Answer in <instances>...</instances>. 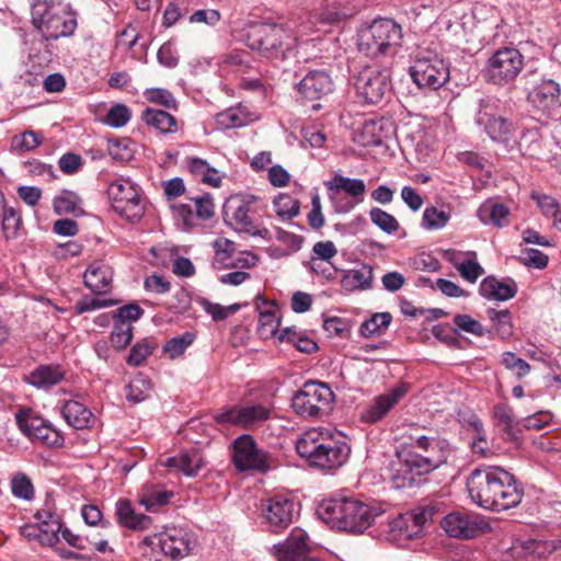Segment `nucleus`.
I'll use <instances>...</instances> for the list:
<instances>
[{
  "instance_id": "61",
  "label": "nucleus",
  "mask_w": 561,
  "mask_h": 561,
  "mask_svg": "<svg viewBox=\"0 0 561 561\" xmlns=\"http://www.w3.org/2000/svg\"><path fill=\"white\" fill-rule=\"evenodd\" d=\"M455 324L462 331L472 333L477 336H483L484 335V328L483 325L471 318L469 314H457L454 318Z\"/></svg>"
},
{
  "instance_id": "8",
  "label": "nucleus",
  "mask_w": 561,
  "mask_h": 561,
  "mask_svg": "<svg viewBox=\"0 0 561 561\" xmlns=\"http://www.w3.org/2000/svg\"><path fill=\"white\" fill-rule=\"evenodd\" d=\"M335 394L320 381H307L291 399V408L302 417L322 419L331 412Z\"/></svg>"
},
{
  "instance_id": "9",
  "label": "nucleus",
  "mask_w": 561,
  "mask_h": 561,
  "mask_svg": "<svg viewBox=\"0 0 561 561\" xmlns=\"http://www.w3.org/2000/svg\"><path fill=\"white\" fill-rule=\"evenodd\" d=\"M410 76L420 89L435 91L449 80V69L432 50L422 49L410 67Z\"/></svg>"
},
{
  "instance_id": "60",
  "label": "nucleus",
  "mask_w": 561,
  "mask_h": 561,
  "mask_svg": "<svg viewBox=\"0 0 561 561\" xmlns=\"http://www.w3.org/2000/svg\"><path fill=\"white\" fill-rule=\"evenodd\" d=\"M195 209V217L201 219H209L214 216V203L209 194L191 198Z\"/></svg>"
},
{
  "instance_id": "11",
  "label": "nucleus",
  "mask_w": 561,
  "mask_h": 561,
  "mask_svg": "<svg viewBox=\"0 0 561 561\" xmlns=\"http://www.w3.org/2000/svg\"><path fill=\"white\" fill-rule=\"evenodd\" d=\"M108 198L116 214L129 222H137L145 213L140 192L129 180L113 181L107 188Z\"/></svg>"
},
{
  "instance_id": "41",
  "label": "nucleus",
  "mask_w": 561,
  "mask_h": 561,
  "mask_svg": "<svg viewBox=\"0 0 561 561\" xmlns=\"http://www.w3.org/2000/svg\"><path fill=\"white\" fill-rule=\"evenodd\" d=\"M126 398L133 403L146 400L151 392V383L144 374H137L126 387Z\"/></svg>"
},
{
  "instance_id": "35",
  "label": "nucleus",
  "mask_w": 561,
  "mask_h": 561,
  "mask_svg": "<svg viewBox=\"0 0 561 561\" xmlns=\"http://www.w3.org/2000/svg\"><path fill=\"white\" fill-rule=\"evenodd\" d=\"M168 467L179 469L187 477H196L205 466L202 456L197 451L181 453L179 456L167 459Z\"/></svg>"
},
{
  "instance_id": "5",
  "label": "nucleus",
  "mask_w": 561,
  "mask_h": 561,
  "mask_svg": "<svg viewBox=\"0 0 561 561\" xmlns=\"http://www.w3.org/2000/svg\"><path fill=\"white\" fill-rule=\"evenodd\" d=\"M31 22L44 41L71 36L77 28L76 14L61 0H34Z\"/></svg>"
},
{
  "instance_id": "33",
  "label": "nucleus",
  "mask_w": 561,
  "mask_h": 561,
  "mask_svg": "<svg viewBox=\"0 0 561 561\" xmlns=\"http://www.w3.org/2000/svg\"><path fill=\"white\" fill-rule=\"evenodd\" d=\"M141 119L160 134H174L178 131V122L169 112L147 107L141 114Z\"/></svg>"
},
{
  "instance_id": "53",
  "label": "nucleus",
  "mask_w": 561,
  "mask_h": 561,
  "mask_svg": "<svg viewBox=\"0 0 561 561\" xmlns=\"http://www.w3.org/2000/svg\"><path fill=\"white\" fill-rule=\"evenodd\" d=\"M131 117L129 107L125 104L118 103L113 105L104 118V123L113 128H121L125 126Z\"/></svg>"
},
{
  "instance_id": "62",
  "label": "nucleus",
  "mask_w": 561,
  "mask_h": 561,
  "mask_svg": "<svg viewBox=\"0 0 561 561\" xmlns=\"http://www.w3.org/2000/svg\"><path fill=\"white\" fill-rule=\"evenodd\" d=\"M144 313V310L136 304H129L118 308L113 312L112 318L116 321H128L130 324L137 321Z\"/></svg>"
},
{
  "instance_id": "16",
  "label": "nucleus",
  "mask_w": 561,
  "mask_h": 561,
  "mask_svg": "<svg viewBox=\"0 0 561 561\" xmlns=\"http://www.w3.org/2000/svg\"><path fill=\"white\" fill-rule=\"evenodd\" d=\"M232 461L239 471L266 472L271 469V456L257 447L250 435H241L233 443Z\"/></svg>"
},
{
  "instance_id": "39",
  "label": "nucleus",
  "mask_w": 561,
  "mask_h": 561,
  "mask_svg": "<svg viewBox=\"0 0 561 561\" xmlns=\"http://www.w3.org/2000/svg\"><path fill=\"white\" fill-rule=\"evenodd\" d=\"M173 493L154 486L145 488L139 495V503L149 512L167 505Z\"/></svg>"
},
{
  "instance_id": "49",
  "label": "nucleus",
  "mask_w": 561,
  "mask_h": 561,
  "mask_svg": "<svg viewBox=\"0 0 561 561\" xmlns=\"http://www.w3.org/2000/svg\"><path fill=\"white\" fill-rule=\"evenodd\" d=\"M369 217L371 222L386 233H394L400 228V225L398 220L394 218V216L385 211L381 208H371L369 211Z\"/></svg>"
},
{
  "instance_id": "36",
  "label": "nucleus",
  "mask_w": 561,
  "mask_h": 561,
  "mask_svg": "<svg viewBox=\"0 0 561 561\" xmlns=\"http://www.w3.org/2000/svg\"><path fill=\"white\" fill-rule=\"evenodd\" d=\"M325 186L329 191L339 193L344 191L352 197L363 199L366 192L365 182L360 179H352L343 175H334L330 181L325 182Z\"/></svg>"
},
{
  "instance_id": "24",
  "label": "nucleus",
  "mask_w": 561,
  "mask_h": 561,
  "mask_svg": "<svg viewBox=\"0 0 561 561\" xmlns=\"http://www.w3.org/2000/svg\"><path fill=\"white\" fill-rule=\"evenodd\" d=\"M444 259L469 283H476L477 279L484 274V270L478 262V255L474 251L463 252L448 249L444 252Z\"/></svg>"
},
{
  "instance_id": "40",
  "label": "nucleus",
  "mask_w": 561,
  "mask_h": 561,
  "mask_svg": "<svg viewBox=\"0 0 561 561\" xmlns=\"http://www.w3.org/2000/svg\"><path fill=\"white\" fill-rule=\"evenodd\" d=\"M391 320L389 312L375 313L360 324L359 332L365 337L379 336L388 329Z\"/></svg>"
},
{
  "instance_id": "64",
  "label": "nucleus",
  "mask_w": 561,
  "mask_h": 561,
  "mask_svg": "<svg viewBox=\"0 0 561 561\" xmlns=\"http://www.w3.org/2000/svg\"><path fill=\"white\" fill-rule=\"evenodd\" d=\"M520 259L527 266L543 268L548 264V255L537 249H526L522 251Z\"/></svg>"
},
{
  "instance_id": "59",
  "label": "nucleus",
  "mask_w": 561,
  "mask_h": 561,
  "mask_svg": "<svg viewBox=\"0 0 561 561\" xmlns=\"http://www.w3.org/2000/svg\"><path fill=\"white\" fill-rule=\"evenodd\" d=\"M489 318L494 323L496 330L502 336H508L512 333V324H511V313L507 309L504 310H494L490 309L488 311Z\"/></svg>"
},
{
  "instance_id": "57",
  "label": "nucleus",
  "mask_w": 561,
  "mask_h": 561,
  "mask_svg": "<svg viewBox=\"0 0 561 561\" xmlns=\"http://www.w3.org/2000/svg\"><path fill=\"white\" fill-rule=\"evenodd\" d=\"M147 101L156 104H160L167 108H176V101L173 94L162 88H151L144 92Z\"/></svg>"
},
{
  "instance_id": "2",
  "label": "nucleus",
  "mask_w": 561,
  "mask_h": 561,
  "mask_svg": "<svg viewBox=\"0 0 561 561\" xmlns=\"http://www.w3.org/2000/svg\"><path fill=\"white\" fill-rule=\"evenodd\" d=\"M467 489L477 505L495 512L517 506L524 494L513 474L492 466L472 470L467 479Z\"/></svg>"
},
{
  "instance_id": "20",
  "label": "nucleus",
  "mask_w": 561,
  "mask_h": 561,
  "mask_svg": "<svg viewBox=\"0 0 561 561\" xmlns=\"http://www.w3.org/2000/svg\"><path fill=\"white\" fill-rule=\"evenodd\" d=\"M272 551L277 561H312L308 535L301 528H294L283 543L272 547Z\"/></svg>"
},
{
  "instance_id": "13",
  "label": "nucleus",
  "mask_w": 561,
  "mask_h": 561,
  "mask_svg": "<svg viewBox=\"0 0 561 561\" xmlns=\"http://www.w3.org/2000/svg\"><path fill=\"white\" fill-rule=\"evenodd\" d=\"M259 198L253 195L231 196L224 205L226 222L236 231L247 232L252 236H263L267 230H259L254 224V215L257 211Z\"/></svg>"
},
{
  "instance_id": "18",
  "label": "nucleus",
  "mask_w": 561,
  "mask_h": 561,
  "mask_svg": "<svg viewBox=\"0 0 561 561\" xmlns=\"http://www.w3.org/2000/svg\"><path fill=\"white\" fill-rule=\"evenodd\" d=\"M270 417V410L262 404L234 405L215 415L219 424L250 427Z\"/></svg>"
},
{
  "instance_id": "30",
  "label": "nucleus",
  "mask_w": 561,
  "mask_h": 561,
  "mask_svg": "<svg viewBox=\"0 0 561 561\" xmlns=\"http://www.w3.org/2000/svg\"><path fill=\"white\" fill-rule=\"evenodd\" d=\"M184 164L187 171L197 180L214 187L220 186L224 175L217 169L210 167L206 160L197 157H186Z\"/></svg>"
},
{
  "instance_id": "28",
  "label": "nucleus",
  "mask_w": 561,
  "mask_h": 561,
  "mask_svg": "<svg viewBox=\"0 0 561 561\" xmlns=\"http://www.w3.org/2000/svg\"><path fill=\"white\" fill-rule=\"evenodd\" d=\"M116 517L122 526L136 531L147 530L152 525V518L136 513L128 500H119L116 503Z\"/></svg>"
},
{
  "instance_id": "48",
  "label": "nucleus",
  "mask_w": 561,
  "mask_h": 561,
  "mask_svg": "<svg viewBox=\"0 0 561 561\" xmlns=\"http://www.w3.org/2000/svg\"><path fill=\"white\" fill-rule=\"evenodd\" d=\"M133 339V327L128 321H116L114 322L113 330L111 332L112 345L122 351L131 342Z\"/></svg>"
},
{
  "instance_id": "44",
  "label": "nucleus",
  "mask_w": 561,
  "mask_h": 561,
  "mask_svg": "<svg viewBox=\"0 0 561 561\" xmlns=\"http://www.w3.org/2000/svg\"><path fill=\"white\" fill-rule=\"evenodd\" d=\"M190 12L191 7L188 0H172L163 11L162 25L169 28L182 18L188 15Z\"/></svg>"
},
{
  "instance_id": "63",
  "label": "nucleus",
  "mask_w": 561,
  "mask_h": 561,
  "mask_svg": "<svg viewBox=\"0 0 561 561\" xmlns=\"http://www.w3.org/2000/svg\"><path fill=\"white\" fill-rule=\"evenodd\" d=\"M308 224L312 229H320L324 225V216L322 214L321 199L318 193L311 197V210L307 216Z\"/></svg>"
},
{
  "instance_id": "56",
  "label": "nucleus",
  "mask_w": 561,
  "mask_h": 561,
  "mask_svg": "<svg viewBox=\"0 0 561 561\" xmlns=\"http://www.w3.org/2000/svg\"><path fill=\"white\" fill-rule=\"evenodd\" d=\"M502 364L508 370L515 373L517 378H523L530 371V365L512 352H505L502 356Z\"/></svg>"
},
{
  "instance_id": "14",
  "label": "nucleus",
  "mask_w": 561,
  "mask_h": 561,
  "mask_svg": "<svg viewBox=\"0 0 561 561\" xmlns=\"http://www.w3.org/2000/svg\"><path fill=\"white\" fill-rule=\"evenodd\" d=\"M261 514L271 533H280L297 516V504L287 495L276 494L261 501Z\"/></svg>"
},
{
  "instance_id": "52",
  "label": "nucleus",
  "mask_w": 561,
  "mask_h": 561,
  "mask_svg": "<svg viewBox=\"0 0 561 561\" xmlns=\"http://www.w3.org/2000/svg\"><path fill=\"white\" fill-rule=\"evenodd\" d=\"M280 341H288L291 343L298 351L310 354L314 352L318 346L314 341L307 336H300L295 331L286 328L282 331L279 337Z\"/></svg>"
},
{
  "instance_id": "32",
  "label": "nucleus",
  "mask_w": 561,
  "mask_h": 561,
  "mask_svg": "<svg viewBox=\"0 0 561 561\" xmlns=\"http://www.w3.org/2000/svg\"><path fill=\"white\" fill-rule=\"evenodd\" d=\"M46 508H42L36 512L34 515L35 519L38 522V525L44 528L46 533L44 540L47 542V546L55 547L59 543V533L61 529V519L60 517L46 505Z\"/></svg>"
},
{
  "instance_id": "15",
  "label": "nucleus",
  "mask_w": 561,
  "mask_h": 561,
  "mask_svg": "<svg viewBox=\"0 0 561 561\" xmlns=\"http://www.w3.org/2000/svg\"><path fill=\"white\" fill-rule=\"evenodd\" d=\"M357 94L366 102L376 104L390 91V70L376 66H365L355 78Z\"/></svg>"
},
{
  "instance_id": "1",
  "label": "nucleus",
  "mask_w": 561,
  "mask_h": 561,
  "mask_svg": "<svg viewBox=\"0 0 561 561\" xmlns=\"http://www.w3.org/2000/svg\"><path fill=\"white\" fill-rule=\"evenodd\" d=\"M412 450L397 451L387 468L388 478L396 489L412 488L417 479L445 463L449 456V444L438 436L410 435Z\"/></svg>"
},
{
  "instance_id": "46",
  "label": "nucleus",
  "mask_w": 561,
  "mask_h": 561,
  "mask_svg": "<svg viewBox=\"0 0 561 561\" xmlns=\"http://www.w3.org/2000/svg\"><path fill=\"white\" fill-rule=\"evenodd\" d=\"M107 150L114 160L127 162L134 157L135 142L129 138L110 140Z\"/></svg>"
},
{
  "instance_id": "37",
  "label": "nucleus",
  "mask_w": 561,
  "mask_h": 561,
  "mask_svg": "<svg viewBox=\"0 0 561 561\" xmlns=\"http://www.w3.org/2000/svg\"><path fill=\"white\" fill-rule=\"evenodd\" d=\"M508 208L504 204L485 202L478 211L477 216L484 225L493 224L496 227H503L507 224Z\"/></svg>"
},
{
  "instance_id": "17",
  "label": "nucleus",
  "mask_w": 561,
  "mask_h": 561,
  "mask_svg": "<svg viewBox=\"0 0 561 561\" xmlns=\"http://www.w3.org/2000/svg\"><path fill=\"white\" fill-rule=\"evenodd\" d=\"M476 123L483 126L493 141L508 142L514 135L513 124L499 113L497 100L486 99L480 103Z\"/></svg>"
},
{
  "instance_id": "4",
  "label": "nucleus",
  "mask_w": 561,
  "mask_h": 561,
  "mask_svg": "<svg viewBox=\"0 0 561 561\" xmlns=\"http://www.w3.org/2000/svg\"><path fill=\"white\" fill-rule=\"evenodd\" d=\"M318 516L332 528L362 534L368 529L377 516L375 508L354 497H332L323 500Z\"/></svg>"
},
{
  "instance_id": "42",
  "label": "nucleus",
  "mask_w": 561,
  "mask_h": 561,
  "mask_svg": "<svg viewBox=\"0 0 561 561\" xmlns=\"http://www.w3.org/2000/svg\"><path fill=\"white\" fill-rule=\"evenodd\" d=\"M450 219V213L438 209L435 206H428L424 209L421 226L425 230L443 229Z\"/></svg>"
},
{
  "instance_id": "34",
  "label": "nucleus",
  "mask_w": 561,
  "mask_h": 561,
  "mask_svg": "<svg viewBox=\"0 0 561 561\" xmlns=\"http://www.w3.org/2000/svg\"><path fill=\"white\" fill-rule=\"evenodd\" d=\"M215 119L219 128L231 129L248 125L252 117L245 106L238 105L218 113Z\"/></svg>"
},
{
  "instance_id": "19",
  "label": "nucleus",
  "mask_w": 561,
  "mask_h": 561,
  "mask_svg": "<svg viewBox=\"0 0 561 561\" xmlns=\"http://www.w3.org/2000/svg\"><path fill=\"white\" fill-rule=\"evenodd\" d=\"M23 433L31 439L36 440L50 448L64 446V435L39 416H27L18 420Z\"/></svg>"
},
{
  "instance_id": "7",
  "label": "nucleus",
  "mask_w": 561,
  "mask_h": 561,
  "mask_svg": "<svg viewBox=\"0 0 561 561\" xmlns=\"http://www.w3.org/2000/svg\"><path fill=\"white\" fill-rule=\"evenodd\" d=\"M250 41L252 48L275 62L286 60L296 45V37L290 31L277 24L256 26L252 31Z\"/></svg>"
},
{
  "instance_id": "26",
  "label": "nucleus",
  "mask_w": 561,
  "mask_h": 561,
  "mask_svg": "<svg viewBox=\"0 0 561 561\" xmlns=\"http://www.w3.org/2000/svg\"><path fill=\"white\" fill-rule=\"evenodd\" d=\"M479 293L485 299L505 301L516 295L517 285L512 278L488 276L480 283Z\"/></svg>"
},
{
  "instance_id": "12",
  "label": "nucleus",
  "mask_w": 561,
  "mask_h": 561,
  "mask_svg": "<svg viewBox=\"0 0 561 561\" xmlns=\"http://www.w3.org/2000/svg\"><path fill=\"white\" fill-rule=\"evenodd\" d=\"M524 68V56L517 48L502 47L488 59L483 69L484 78L503 85L513 81Z\"/></svg>"
},
{
  "instance_id": "55",
  "label": "nucleus",
  "mask_w": 561,
  "mask_h": 561,
  "mask_svg": "<svg viewBox=\"0 0 561 561\" xmlns=\"http://www.w3.org/2000/svg\"><path fill=\"white\" fill-rule=\"evenodd\" d=\"M153 348L154 345L146 339L137 342L129 352L127 364L135 367L140 366L151 355Z\"/></svg>"
},
{
  "instance_id": "29",
  "label": "nucleus",
  "mask_w": 561,
  "mask_h": 561,
  "mask_svg": "<svg viewBox=\"0 0 561 561\" xmlns=\"http://www.w3.org/2000/svg\"><path fill=\"white\" fill-rule=\"evenodd\" d=\"M61 415L71 427L84 430L94 422L93 413L84 404L76 400L66 401L61 408Z\"/></svg>"
},
{
  "instance_id": "6",
  "label": "nucleus",
  "mask_w": 561,
  "mask_h": 561,
  "mask_svg": "<svg viewBox=\"0 0 561 561\" xmlns=\"http://www.w3.org/2000/svg\"><path fill=\"white\" fill-rule=\"evenodd\" d=\"M402 28L392 19H375L357 33V48L365 56L378 59L393 57L401 47Z\"/></svg>"
},
{
  "instance_id": "10",
  "label": "nucleus",
  "mask_w": 561,
  "mask_h": 561,
  "mask_svg": "<svg viewBox=\"0 0 561 561\" xmlns=\"http://www.w3.org/2000/svg\"><path fill=\"white\" fill-rule=\"evenodd\" d=\"M195 540L193 536L183 528H169L165 531L145 537L139 548L142 554H148V549L152 551L159 548L160 552L171 560H179L190 554Z\"/></svg>"
},
{
  "instance_id": "58",
  "label": "nucleus",
  "mask_w": 561,
  "mask_h": 561,
  "mask_svg": "<svg viewBox=\"0 0 561 561\" xmlns=\"http://www.w3.org/2000/svg\"><path fill=\"white\" fill-rule=\"evenodd\" d=\"M42 139L43 137L39 134L33 130H27L13 137L12 146L22 151H31L42 144Z\"/></svg>"
},
{
  "instance_id": "3",
  "label": "nucleus",
  "mask_w": 561,
  "mask_h": 561,
  "mask_svg": "<svg viewBox=\"0 0 561 561\" xmlns=\"http://www.w3.org/2000/svg\"><path fill=\"white\" fill-rule=\"evenodd\" d=\"M296 450L310 467L325 471L341 468L351 454L344 436L318 428L305 432L296 443Z\"/></svg>"
},
{
  "instance_id": "54",
  "label": "nucleus",
  "mask_w": 561,
  "mask_h": 561,
  "mask_svg": "<svg viewBox=\"0 0 561 561\" xmlns=\"http://www.w3.org/2000/svg\"><path fill=\"white\" fill-rule=\"evenodd\" d=\"M11 491L15 497L30 501L34 496L31 479L24 473L15 474L11 480Z\"/></svg>"
},
{
  "instance_id": "47",
  "label": "nucleus",
  "mask_w": 561,
  "mask_h": 561,
  "mask_svg": "<svg viewBox=\"0 0 561 561\" xmlns=\"http://www.w3.org/2000/svg\"><path fill=\"white\" fill-rule=\"evenodd\" d=\"M273 204L277 216L282 218L291 219L299 214V201L288 194H279L274 198Z\"/></svg>"
},
{
  "instance_id": "43",
  "label": "nucleus",
  "mask_w": 561,
  "mask_h": 561,
  "mask_svg": "<svg viewBox=\"0 0 561 561\" xmlns=\"http://www.w3.org/2000/svg\"><path fill=\"white\" fill-rule=\"evenodd\" d=\"M196 339V334L191 331H186L181 335L174 336L167 341L163 346V352L171 358L175 359L182 356L186 348L190 347Z\"/></svg>"
},
{
  "instance_id": "50",
  "label": "nucleus",
  "mask_w": 561,
  "mask_h": 561,
  "mask_svg": "<svg viewBox=\"0 0 561 561\" xmlns=\"http://www.w3.org/2000/svg\"><path fill=\"white\" fill-rule=\"evenodd\" d=\"M0 224L7 240L16 239L21 229L22 219L19 213L13 208H5L1 216Z\"/></svg>"
},
{
  "instance_id": "27",
  "label": "nucleus",
  "mask_w": 561,
  "mask_h": 561,
  "mask_svg": "<svg viewBox=\"0 0 561 561\" xmlns=\"http://www.w3.org/2000/svg\"><path fill=\"white\" fill-rule=\"evenodd\" d=\"M113 273L110 266L94 262L83 274V283L95 295H104L110 291Z\"/></svg>"
},
{
  "instance_id": "21",
  "label": "nucleus",
  "mask_w": 561,
  "mask_h": 561,
  "mask_svg": "<svg viewBox=\"0 0 561 561\" xmlns=\"http://www.w3.org/2000/svg\"><path fill=\"white\" fill-rule=\"evenodd\" d=\"M483 524L479 517L460 512H453L440 522L448 536L462 539L477 537L482 530Z\"/></svg>"
},
{
  "instance_id": "45",
  "label": "nucleus",
  "mask_w": 561,
  "mask_h": 561,
  "mask_svg": "<svg viewBox=\"0 0 561 561\" xmlns=\"http://www.w3.org/2000/svg\"><path fill=\"white\" fill-rule=\"evenodd\" d=\"M81 199L71 191H62L53 201L54 210L57 215L76 214L80 209Z\"/></svg>"
},
{
  "instance_id": "38",
  "label": "nucleus",
  "mask_w": 561,
  "mask_h": 561,
  "mask_svg": "<svg viewBox=\"0 0 561 561\" xmlns=\"http://www.w3.org/2000/svg\"><path fill=\"white\" fill-rule=\"evenodd\" d=\"M394 407V399L388 398L385 394L378 396L375 400L362 412L360 420L365 423H377Z\"/></svg>"
},
{
  "instance_id": "51",
  "label": "nucleus",
  "mask_w": 561,
  "mask_h": 561,
  "mask_svg": "<svg viewBox=\"0 0 561 561\" xmlns=\"http://www.w3.org/2000/svg\"><path fill=\"white\" fill-rule=\"evenodd\" d=\"M280 320L274 311L260 312L257 333L262 339H270L274 336L278 330Z\"/></svg>"
},
{
  "instance_id": "23",
  "label": "nucleus",
  "mask_w": 561,
  "mask_h": 561,
  "mask_svg": "<svg viewBox=\"0 0 561 561\" xmlns=\"http://www.w3.org/2000/svg\"><path fill=\"white\" fill-rule=\"evenodd\" d=\"M561 89L551 79L542 80L528 94L529 102L543 114L550 115L561 106Z\"/></svg>"
},
{
  "instance_id": "31",
  "label": "nucleus",
  "mask_w": 561,
  "mask_h": 561,
  "mask_svg": "<svg viewBox=\"0 0 561 561\" xmlns=\"http://www.w3.org/2000/svg\"><path fill=\"white\" fill-rule=\"evenodd\" d=\"M65 377V371L59 365H39L27 377L30 385L48 389L58 385Z\"/></svg>"
},
{
  "instance_id": "22",
  "label": "nucleus",
  "mask_w": 561,
  "mask_h": 561,
  "mask_svg": "<svg viewBox=\"0 0 561 561\" xmlns=\"http://www.w3.org/2000/svg\"><path fill=\"white\" fill-rule=\"evenodd\" d=\"M298 92L309 101H319L333 92L334 84L325 70H311L297 84Z\"/></svg>"
},
{
  "instance_id": "25",
  "label": "nucleus",
  "mask_w": 561,
  "mask_h": 561,
  "mask_svg": "<svg viewBox=\"0 0 561 561\" xmlns=\"http://www.w3.org/2000/svg\"><path fill=\"white\" fill-rule=\"evenodd\" d=\"M341 288L344 293L366 291L373 288L374 271L368 264H360L354 268L341 270Z\"/></svg>"
}]
</instances>
